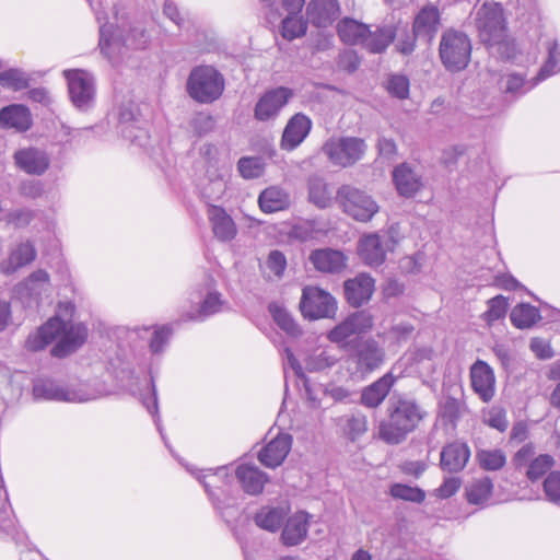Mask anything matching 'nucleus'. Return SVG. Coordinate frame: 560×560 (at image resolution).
I'll return each mask as SVG.
<instances>
[{"label":"nucleus","mask_w":560,"mask_h":560,"mask_svg":"<svg viewBox=\"0 0 560 560\" xmlns=\"http://www.w3.org/2000/svg\"><path fill=\"white\" fill-rule=\"evenodd\" d=\"M475 26L480 42L491 54H495L504 60L515 57V43L508 34L506 20L500 3L488 1L482 3L476 10Z\"/></svg>","instance_id":"1"},{"label":"nucleus","mask_w":560,"mask_h":560,"mask_svg":"<svg viewBox=\"0 0 560 560\" xmlns=\"http://www.w3.org/2000/svg\"><path fill=\"white\" fill-rule=\"evenodd\" d=\"M424 417L425 411L415 399L393 395L388 400L387 419L380 424V438L387 444H399Z\"/></svg>","instance_id":"2"},{"label":"nucleus","mask_w":560,"mask_h":560,"mask_svg":"<svg viewBox=\"0 0 560 560\" xmlns=\"http://www.w3.org/2000/svg\"><path fill=\"white\" fill-rule=\"evenodd\" d=\"M96 21L100 23L98 47L101 52L112 62H119L129 49H144L150 43V34L141 24L130 27L128 34L122 36L108 23L104 12L97 11Z\"/></svg>","instance_id":"3"},{"label":"nucleus","mask_w":560,"mask_h":560,"mask_svg":"<svg viewBox=\"0 0 560 560\" xmlns=\"http://www.w3.org/2000/svg\"><path fill=\"white\" fill-rule=\"evenodd\" d=\"M225 80L212 66L194 67L187 79V93L199 104H211L223 94Z\"/></svg>","instance_id":"4"},{"label":"nucleus","mask_w":560,"mask_h":560,"mask_svg":"<svg viewBox=\"0 0 560 560\" xmlns=\"http://www.w3.org/2000/svg\"><path fill=\"white\" fill-rule=\"evenodd\" d=\"M471 40L462 31L448 28L441 35L439 57L443 67L450 72L464 70L471 57Z\"/></svg>","instance_id":"5"},{"label":"nucleus","mask_w":560,"mask_h":560,"mask_svg":"<svg viewBox=\"0 0 560 560\" xmlns=\"http://www.w3.org/2000/svg\"><path fill=\"white\" fill-rule=\"evenodd\" d=\"M74 312L75 306L72 302H59L56 314L28 335L26 350H45L61 332L63 324L70 323Z\"/></svg>","instance_id":"6"},{"label":"nucleus","mask_w":560,"mask_h":560,"mask_svg":"<svg viewBox=\"0 0 560 560\" xmlns=\"http://www.w3.org/2000/svg\"><path fill=\"white\" fill-rule=\"evenodd\" d=\"M336 202L345 213L361 222L370 221L380 209L371 196L351 185H342L337 190Z\"/></svg>","instance_id":"7"},{"label":"nucleus","mask_w":560,"mask_h":560,"mask_svg":"<svg viewBox=\"0 0 560 560\" xmlns=\"http://www.w3.org/2000/svg\"><path fill=\"white\" fill-rule=\"evenodd\" d=\"M366 148L361 138L337 137L328 139L322 150L332 165L346 168L360 161Z\"/></svg>","instance_id":"8"},{"label":"nucleus","mask_w":560,"mask_h":560,"mask_svg":"<svg viewBox=\"0 0 560 560\" xmlns=\"http://www.w3.org/2000/svg\"><path fill=\"white\" fill-rule=\"evenodd\" d=\"M302 315L308 319L332 318L337 313V301L318 287H305L300 301Z\"/></svg>","instance_id":"9"},{"label":"nucleus","mask_w":560,"mask_h":560,"mask_svg":"<svg viewBox=\"0 0 560 560\" xmlns=\"http://www.w3.org/2000/svg\"><path fill=\"white\" fill-rule=\"evenodd\" d=\"M72 104L80 110H88L95 100V79L89 71L69 69L63 71Z\"/></svg>","instance_id":"10"},{"label":"nucleus","mask_w":560,"mask_h":560,"mask_svg":"<svg viewBox=\"0 0 560 560\" xmlns=\"http://www.w3.org/2000/svg\"><path fill=\"white\" fill-rule=\"evenodd\" d=\"M373 326V317L366 311H358L349 315L345 320L332 328L327 338L340 346H346L349 341L361 334L369 331Z\"/></svg>","instance_id":"11"},{"label":"nucleus","mask_w":560,"mask_h":560,"mask_svg":"<svg viewBox=\"0 0 560 560\" xmlns=\"http://www.w3.org/2000/svg\"><path fill=\"white\" fill-rule=\"evenodd\" d=\"M292 96L293 92L289 88L279 86L268 90L254 107L255 119L261 122L275 120Z\"/></svg>","instance_id":"12"},{"label":"nucleus","mask_w":560,"mask_h":560,"mask_svg":"<svg viewBox=\"0 0 560 560\" xmlns=\"http://www.w3.org/2000/svg\"><path fill=\"white\" fill-rule=\"evenodd\" d=\"M35 400H57L66 402H82L89 398L74 388L66 387L51 378H36L33 382Z\"/></svg>","instance_id":"13"},{"label":"nucleus","mask_w":560,"mask_h":560,"mask_svg":"<svg viewBox=\"0 0 560 560\" xmlns=\"http://www.w3.org/2000/svg\"><path fill=\"white\" fill-rule=\"evenodd\" d=\"M392 245V237L373 233L360 238L358 252L364 264L370 267H380L384 264Z\"/></svg>","instance_id":"14"},{"label":"nucleus","mask_w":560,"mask_h":560,"mask_svg":"<svg viewBox=\"0 0 560 560\" xmlns=\"http://www.w3.org/2000/svg\"><path fill=\"white\" fill-rule=\"evenodd\" d=\"M287 352L284 365H289L301 380L305 378L304 371L317 372L331 366L337 359L325 355V352Z\"/></svg>","instance_id":"15"},{"label":"nucleus","mask_w":560,"mask_h":560,"mask_svg":"<svg viewBox=\"0 0 560 560\" xmlns=\"http://www.w3.org/2000/svg\"><path fill=\"white\" fill-rule=\"evenodd\" d=\"M15 166L28 175L40 176L50 166L48 153L36 147L21 148L13 154Z\"/></svg>","instance_id":"16"},{"label":"nucleus","mask_w":560,"mask_h":560,"mask_svg":"<svg viewBox=\"0 0 560 560\" xmlns=\"http://www.w3.org/2000/svg\"><path fill=\"white\" fill-rule=\"evenodd\" d=\"M339 14L338 0H311L306 5L307 22L319 28L330 26Z\"/></svg>","instance_id":"17"},{"label":"nucleus","mask_w":560,"mask_h":560,"mask_svg":"<svg viewBox=\"0 0 560 560\" xmlns=\"http://www.w3.org/2000/svg\"><path fill=\"white\" fill-rule=\"evenodd\" d=\"M441 13L434 4H427L419 10L412 23L416 35L420 40L431 43L439 32Z\"/></svg>","instance_id":"18"},{"label":"nucleus","mask_w":560,"mask_h":560,"mask_svg":"<svg viewBox=\"0 0 560 560\" xmlns=\"http://www.w3.org/2000/svg\"><path fill=\"white\" fill-rule=\"evenodd\" d=\"M312 128V120L302 113L293 115L284 127L281 148L292 151L298 148L308 136Z\"/></svg>","instance_id":"19"},{"label":"nucleus","mask_w":560,"mask_h":560,"mask_svg":"<svg viewBox=\"0 0 560 560\" xmlns=\"http://www.w3.org/2000/svg\"><path fill=\"white\" fill-rule=\"evenodd\" d=\"M139 112L133 103L124 104L119 108L118 119L121 126V135L124 138L130 140L138 145H145L147 132L136 126L139 122Z\"/></svg>","instance_id":"20"},{"label":"nucleus","mask_w":560,"mask_h":560,"mask_svg":"<svg viewBox=\"0 0 560 560\" xmlns=\"http://www.w3.org/2000/svg\"><path fill=\"white\" fill-rule=\"evenodd\" d=\"M343 289L347 302L353 307H360L371 300L374 292V279L366 273H360L353 279L347 280Z\"/></svg>","instance_id":"21"},{"label":"nucleus","mask_w":560,"mask_h":560,"mask_svg":"<svg viewBox=\"0 0 560 560\" xmlns=\"http://www.w3.org/2000/svg\"><path fill=\"white\" fill-rule=\"evenodd\" d=\"M292 445V438L289 434H278L258 453L259 462L268 467L280 466L288 456Z\"/></svg>","instance_id":"22"},{"label":"nucleus","mask_w":560,"mask_h":560,"mask_svg":"<svg viewBox=\"0 0 560 560\" xmlns=\"http://www.w3.org/2000/svg\"><path fill=\"white\" fill-rule=\"evenodd\" d=\"M33 125L32 114L25 105L11 104L0 109V128L25 132Z\"/></svg>","instance_id":"23"},{"label":"nucleus","mask_w":560,"mask_h":560,"mask_svg":"<svg viewBox=\"0 0 560 560\" xmlns=\"http://www.w3.org/2000/svg\"><path fill=\"white\" fill-rule=\"evenodd\" d=\"M37 252L35 249L34 244L31 241L27 240L21 242L16 246L11 248L9 257L1 261L0 272L10 276L18 271L20 268H23L32 264L35 260Z\"/></svg>","instance_id":"24"},{"label":"nucleus","mask_w":560,"mask_h":560,"mask_svg":"<svg viewBox=\"0 0 560 560\" xmlns=\"http://www.w3.org/2000/svg\"><path fill=\"white\" fill-rule=\"evenodd\" d=\"M115 373L116 377L121 382L122 386L127 390H129L132 395H139L141 397L142 404L145 406L150 413H158V396L153 376H151L150 383L148 384V392L150 393V397H145L138 386V383L136 382L138 377L133 375V371L121 369L116 370Z\"/></svg>","instance_id":"25"},{"label":"nucleus","mask_w":560,"mask_h":560,"mask_svg":"<svg viewBox=\"0 0 560 560\" xmlns=\"http://www.w3.org/2000/svg\"><path fill=\"white\" fill-rule=\"evenodd\" d=\"M471 387L475 393L488 402L494 396V374L490 366L477 361L470 369Z\"/></svg>","instance_id":"26"},{"label":"nucleus","mask_w":560,"mask_h":560,"mask_svg":"<svg viewBox=\"0 0 560 560\" xmlns=\"http://www.w3.org/2000/svg\"><path fill=\"white\" fill-rule=\"evenodd\" d=\"M207 215L214 236L221 242H230L237 234L236 224L228 212L219 206H209Z\"/></svg>","instance_id":"27"},{"label":"nucleus","mask_w":560,"mask_h":560,"mask_svg":"<svg viewBox=\"0 0 560 560\" xmlns=\"http://www.w3.org/2000/svg\"><path fill=\"white\" fill-rule=\"evenodd\" d=\"M470 457V450L466 443L453 442L442 448L440 465L444 471L458 472L463 470Z\"/></svg>","instance_id":"28"},{"label":"nucleus","mask_w":560,"mask_h":560,"mask_svg":"<svg viewBox=\"0 0 560 560\" xmlns=\"http://www.w3.org/2000/svg\"><path fill=\"white\" fill-rule=\"evenodd\" d=\"M396 382V376L392 372L364 387L361 393L360 402L368 408H377L388 396Z\"/></svg>","instance_id":"29"},{"label":"nucleus","mask_w":560,"mask_h":560,"mask_svg":"<svg viewBox=\"0 0 560 560\" xmlns=\"http://www.w3.org/2000/svg\"><path fill=\"white\" fill-rule=\"evenodd\" d=\"M384 358L381 352H349L345 364L353 376H364L382 365Z\"/></svg>","instance_id":"30"},{"label":"nucleus","mask_w":560,"mask_h":560,"mask_svg":"<svg viewBox=\"0 0 560 560\" xmlns=\"http://www.w3.org/2000/svg\"><path fill=\"white\" fill-rule=\"evenodd\" d=\"M393 180L398 194L402 197H413L422 187V178L407 163L397 165L393 171Z\"/></svg>","instance_id":"31"},{"label":"nucleus","mask_w":560,"mask_h":560,"mask_svg":"<svg viewBox=\"0 0 560 560\" xmlns=\"http://www.w3.org/2000/svg\"><path fill=\"white\" fill-rule=\"evenodd\" d=\"M235 476L242 489L249 495L260 494L269 481L267 474L256 466L246 464L237 467Z\"/></svg>","instance_id":"32"},{"label":"nucleus","mask_w":560,"mask_h":560,"mask_svg":"<svg viewBox=\"0 0 560 560\" xmlns=\"http://www.w3.org/2000/svg\"><path fill=\"white\" fill-rule=\"evenodd\" d=\"M310 260L322 272L336 273L346 267L345 255L340 250L331 248L313 250Z\"/></svg>","instance_id":"33"},{"label":"nucleus","mask_w":560,"mask_h":560,"mask_svg":"<svg viewBox=\"0 0 560 560\" xmlns=\"http://www.w3.org/2000/svg\"><path fill=\"white\" fill-rule=\"evenodd\" d=\"M88 327L83 323H65L57 336L58 343L51 350H72L81 348L88 339Z\"/></svg>","instance_id":"34"},{"label":"nucleus","mask_w":560,"mask_h":560,"mask_svg":"<svg viewBox=\"0 0 560 560\" xmlns=\"http://www.w3.org/2000/svg\"><path fill=\"white\" fill-rule=\"evenodd\" d=\"M307 532V515L304 512H298L287 520L281 539L285 546H296L306 538Z\"/></svg>","instance_id":"35"},{"label":"nucleus","mask_w":560,"mask_h":560,"mask_svg":"<svg viewBox=\"0 0 560 560\" xmlns=\"http://www.w3.org/2000/svg\"><path fill=\"white\" fill-rule=\"evenodd\" d=\"M337 425L346 439L355 442L366 433L368 418L363 412L355 411L339 417Z\"/></svg>","instance_id":"36"},{"label":"nucleus","mask_w":560,"mask_h":560,"mask_svg":"<svg viewBox=\"0 0 560 560\" xmlns=\"http://www.w3.org/2000/svg\"><path fill=\"white\" fill-rule=\"evenodd\" d=\"M395 37L396 33L392 26H378L375 31H371L368 25L361 46L370 52L381 54L386 50Z\"/></svg>","instance_id":"37"},{"label":"nucleus","mask_w":560,"mask_h":560,"mask_svg":"<svg viewBox=\"0 0 560 560\" xmlns=\"http://www.w3.org/2000/svg\"><path fill=\"white\" fill-rule=\"evenodd\" d=\"M258 203L265 213H273L289 208L290 197L282 188L270 186L260 192Z\"/></svg>","instance_id":"38"},{"label":"nucleus","mask_w":560,"mask_h":560,"mask_svg":"<svg viewBox=\"0 0 560 560\" xmlns=\"http://www.w3.org/2000/svg\"><path fill=\"white\" fill-rule=\"evenodd\" d=\"M368 25L351 18H343L337 24V33L347 45H361Z\"/></svg>","instance_id":"39"},{"label":"nucleus","mask_w":560,"mask_h":560,"mask_svg":"<svg viewBox=\"0 0 560 560\" xmlns=\"http://www.w3.org/2000/svg\"><path fill=\"white\" fill-rule=\"evenodd\" d=\"M288 515V509L283 506H265L255 515L257 526L269 532L278 530Z\"/></svg>","instance_id":"40"},{"label":"nucleus","mask_w":560,"mask_h":560,"mask_svg":"<svg viewBox=\"0 0 560 560\" xmlns=\"http://www.w3.org/2000/svg\"><path fill=\"white\" fill-rule=\"evenodd\" d=\"M268 310L278 327L289 337L299 338L302 336L301 327L285 307L278 303H271Z\"/></svg>","instance_id":"41"},{"label":"nucleus","mask_w":560,"mask_h":560,"mask_svg":"<svg viewBox=\"0 0 560 560\" xmlns=\"http://www.w3.org/2000/svg\"><path fill=\"white\" fill-rule=\"evenodd\" d=\"M150 335L149 327H118L116 329V337L118 339V348L121 350L126 348L138 349L144 347V341H148Z\"/></svg>","instance_id":"42"},{"label":"nucleus","mask_w":560,"mask_h":560,"mask_svg":"<svg viewBox=\"0 0 560 560\" xmlns=\"http://www.w3.org/2000/svg\"><path fill=\"white\" fill-rule=\"evenodd\" d=\"M510 319L516 328L528 329L541 319V315L537 307L520 303L512 308Z\"/></svg>","instance_id":"43"},{"label":"nucleus","mask_w":560,"mask_h":560,"mask_svg":"<svg viewBox=\"0 0 560 560\" xmlns=\"http://www.w3.org/2000/svg\"><path fill=\"white\" fill-rule=\"evenodd\" d=\"M557 72H560V49L558 43L555 40L549 45L548 58L535 77V82L530 84L529 89L535 88L539 82Z\"/></svg>","instance_id":"44"},{"label":"nucleus","mask_w":560,"mask_h":560,"mask_svg":"<svg viewBox=\"0 0 560 560\" xmlns=\"http://www.w3.org/2000/svg\"><path fill=\"white\" fill-rule=\"evenodd\" d=\"M415 327L410 323H398L384 334L388 347H402L413 338Z\"/></svg>","instance_id":"45"},{"label":"nucleus","mask_w":560,"mask_h":560,"mask_svg":"<svg viewBox=\"0 0 560 560\" xmlns=\"http://www.w3.org/2000/svg\"><path fill=\"white\" fill-rule=\"evenodd\" d=\"M308 197L311 202L325 209L331 205L332 197L327 183L322 178H312L308 182Z\"/></svg>","instance_id":"46"},{"label":"nucleus","mask_w":560,"mask_h":560,"mask_svg":"<svg viewBox=\"0 0 560 560\" xmlns=\"http://www.w3.org/2000/svg\"><path fill=\"white\" fill-rule=\"evenodd\" d=\"M479 466L488 471H497L506 464V456L502 450H479L476 453Z\"/></svg>","instance_id":"47"},{"label":"nucleus","mask_w":560,"mask_h":560,"mask_svg":"<svg viewBox=\"0 0 560 560\" xmlns=\"http://www.w3.org/2000/svg\"><path fill=\"white\" fill-rule=\"evenodd\" d=\"M493 483L489 477L476 480L467 489V500L471 504H482L491 497Z\"/></svg>","instance_id":"48"},{"label":"nucleus","mask_w":560,"mask_h":560,"mask_svg":"<svg viewBox=\"0 0 560 560\" xmlns=\"http://www.w3.org/2000/svg\"><path fill=\"white\" fill-rule=\"evenodd\" d=\"M223 301L219 292H208L196 313L189 315L191 320H203L221 311Z\"/></svg>","instance_id":"49"},{"label":"nucleus","mask_w":560,"mask_h":560,"mask_svg":"<svg viewBox=\"0 0 560 560\" xmlns=\"http://www.w3.org/2000/svg\"><path fill=\"white\" fill-rule=\"evenodd\" d=\"M28 75L20 69H9L0 73V85L4 89L21 91L28 86Z\"/></svg>","instance_id":"50"},{"label":"nucleus","mask_w":560,"mask_h":560,"mask_svg":"<svg viewBox=\"0 0 560 560\" xmlns=\"http://www.w3.org/2000/svg\"><path fill=\"white\" fill-rule=\"evenodd\" d=\"M237 170L246 179L258 178L265 171V162L259 156H244L238 160Z\"/></svg>","instance_id":"51"},{"label":"nucleus","mask_w":560,"mask_h":560,"mask_svg":"<svg viewBox=\"0 0 560 560\" xmlns=\"http://www.w3.org/2000/svg\"><path fill=\"white\" fill-rule=\"evenodd\" d=\"M307 30V22L302 18H299L298 14H288L282 20V36L292 40L298 37H302L305 35Z\"/></svg>","instance_id":"52"},{"label":"nucleus","mask_w":560,"mask_h":560,"mask_svg":"<svg viewBox=\"0 0 560 560\" xmlns=\"http://www.w3.org/2000/svg\"><path fill=\"white\" fill-rule=\"evenodd\" d=\"M389 494L394 499L415 503H421L425 499V492L422 489L404 483H394L389 489Z\"/></svg>","instance_id":"53"},{"label":"nucleus","mask_w":560,"mask_h":560,"mask_svg":"<svg viewBox=\"0 0 560 560\" xmlns=\"http://www.w3.org/2000/svg\"><path fill=\"white\" fill-rule=\"evenodd\" d=\"M508 308V299L503 295H497L488 301V310L483 313L482 317L490 325L503 318Z\"/></svg>","instance_id":"54"},{"label":"nucleus","mask_w":560,"mask_h":560,"mask_svg":"<svg viewBox=\"0 0 560 560\" xmlns=\"http://www.w3.org/2000/svg\"><path fill=\"white\" fill-rule=\"evenodd\" d=\"M555 460L552 456L548 454L539 455L528 464L526 476L529 480L535 481L550 470Z\"/></svg>","instance_id":"55"},{"label":"nucleus","mask_w":560,"mask_h":560,"mask_svg":"<svg viewBox=\"0 0 560 560\" xmlns=\"http://www.w3.org/2000/svg\"><path fill=\"white\" fill-rule=\"evenodd\" d=\"M317 232L318 230L315 221L304 220L292 226L290 236L300 242H307L315 238Z\"/></svg>","instance_id":"56"},{"label":"nucleus","mask_w":560,"mask_h":560,"mask_svg":"<svg viewBox=\"0 0 560 560\" xmlns=\"http://www.w3.org/2000/svg\"><path fill=\"white\" fill-rule=\"evenodd\" d=\"M409 79L402 74H393L387 81V91L390 95L405 100L409 96Z\"/></svg>","instance_id":"57"},{"label":"nucleus","mask_w":560,"mask_h":560,"mask_svg":"<svg viewBox=\"0 0 560 560\" xmlns=\"http://www.w3.org/2000/svg\"><path fill=\"white\" fill-rule=\"evenodd\" d=\"M419 39V35H416L413 28L409 31L407 27L402 28L398 34L396 42V49L401 55L409 56L416 49V43Z\"/></svg>","instance_id":"58"},{"label":"nucleus","mask_w":560,"mask_h":560,"mask_svg":"<svg viewBox=\"0 0 560 560\" xmlns=\"http://www.w3.org/2000/svg\"><path fill=\"white\" fill-rule=\"evenodd\" d=\"M440 416L444 421L455 423L460 417V402L458 399L447 396L440 404Z\"/></svg>","instance_id":"59"},{"label":"nucleus","mask_w":560,"mask_h":560,"mask_svg":"<svg viewBox=\"0 0 560 560\" xmlns=\"http://www.w3.org/2000/svg\"><path fill=\"white\" fill-rule=\"evenodd\" d=\"M172 328L167 325L150 329L148 338L149 350H161L165 347L172 336Z\"/></svg>","instance_id":"60"},{"label":"nucleus","mask_w":560,"mask_h":560,"mask_svg":"<svg viewBox=\"0 0 560 560\" xmlns=\"http://www.w3.org/2000/svg\"><path fill=\"white\" fill-rule=\"evenodd\" d=\"M18 192L27 199H37L44 194V184L38 179H23L19 183Z\"/></svg>","instance_id":"61"},{"label":"nucleus","mask_w":560,"mask_h":560,"mask_svg":"<svg viewBox=\"0 0 560 560\" xmlns=\"http://www.w3.org/2000/svg\"><path fill=\"white\" fill-rule=\"evenodd\" d=\"M546 498L553 503L560 502V471H551L544 481Z\"/></svg>","instance_id":"62"},{"label":"nucleus","mask_w":560,"mask_h":560,"mask_svg":"<svg viewBox=\"0 0 560 560\" xmlns=\"http://www.w3.org/2000/svg\"><path fill=\"white\" fill-rule=\"evenodd\" d=\"M535 82V78H533L530 81H525V79L516 73H511L506 77V83H505V92L512 93V94H524L532 89H529L530 84Z\"/></svg>","instance_id":"63"},{"label":"nucleus","mask_w":560,"mask_h":560,"mask_svg":"<svg viewBox=\"0 0 560 560\" xmlns=\"http://www.w3.org/2000/svg\"><path fill=\"white\" fill-rule=\"evenodd\" d=\"M35 218V211L30 208L15 209L8 213L7 221L16 228L28 225Z\"/></svg>","instance_id":"64"}]
</instances>
